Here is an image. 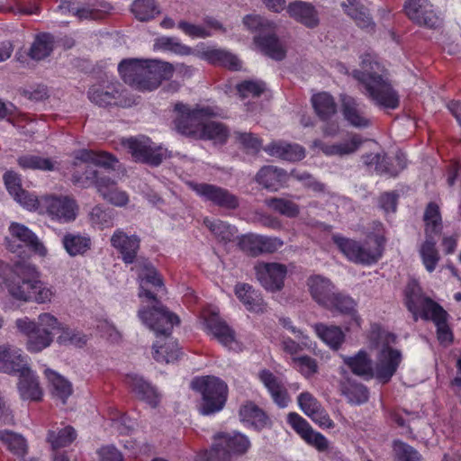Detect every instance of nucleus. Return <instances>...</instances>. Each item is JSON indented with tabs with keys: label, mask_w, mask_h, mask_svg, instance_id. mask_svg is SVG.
Here are the masks:
<instances>
[{
	"label": "nucleus",
	"mask_w": 461,
	"mask_h": 461,
	"mask_svg": "<svg viewBox=\"0 0 461 461\" xmlns=\"http://www.w3.org/2000/svg\"><path fill=\"white\" fill-rule=\"evenodd\" d=\"M175 111L177 113L175 124L180 133L220 144L227 140L229 132L226 127L221 122L209 120L217 114L215 108L198 105L190 109L179 103L175 105Z\"/></svg>",
	"instance_id": "obj_1"
},
{
	"label": "nucleus",
	"mask_w": 461,
	"mask_h": 461,
	"mask_svg": "<svg viewBox=\"0 0 461 461\" xmlns=\"http://www.w3.org/2000/svg\"><path fill=\"white\" fill-rule=\"evenodd\" d=\"M353 77L365 87V95L377 106L395 109L399 105V95L392 87L384 67L376 57L366 54L361 61V70H354Z\"/></svg>",
	"instance_id": "obj_2"
},
{
	"label": "nucleus",
	"mask_w": 461,
	"mask_h": 461,
	"mask_svg": "<svg viewBox=\"0 0 461 461\" xmlns=\"http://www.w3.org/2000/svg\"><path fill=\"white\" fill-rule=\"evenodd\" d=\"M159 315L154 317V312H147L140 309L138 316L141 322L155 332L157 340L152 347L153 358L158 363L170 364L176 362L181 354L178 344L170 337L175 324L179 322L176 315L167 309L156 308Z\"/></svg>",
	"instance_id": "obj_3"
},
{
	"label": "nucleus",
	"mask_w": 461,
	"mask_h": 461,
	"mask_svg": "<svg viewBox=\"0 0 461 461\" xmlns=\"http://www.w3.org/2000/svg\"><path fill=\"white\" fill-rule=\"evenodd\" d=\"M396 337L378 324H373L368 335V348L375 353L374 375L387 383L396 373L402 360V352L393 348Z\"/></svg>",
	"instance_id": "obj_4"
},
{
	"label": "nucleus",
	"mask_w": 461,
	"mask_h": 461,
	"mask_svg": "<svg viewBox=\"0 0 461 461\" xmlns=\"http://www.w3.org/2000/svg\"><path fill=\"white\" fill-rule=\"evenodd\" d=\"M118 70L125 83L141 91H152L170 79L171 64L158 59L122 60Z\"/></svg>",
	"instance_id": "obj_5"
},
{
	"label": "nucleus",
	"mask_w": 461,
	"mask_h": 461,
	"mask_svg": "<svg viewBox=\"0 0 461 461\" xmlns=\"http://www.w3.org/2000/svg\"><path fill=\"white\" fill-rule=\"evenodd\" d=\"M63 322L50 312H41L36 320L28 316L14 321L16 330L25 336V348L30 353H40L50 348L59 335Z\"/></svg>",
	"instance_id": "obj_6"
},
{
	"label": "nucleus",
	"mask_w": 461,
	"mask_h": 461,
	"mask_svg": "<svg viewBox=\"0 0 461 461\" xmlns=\"http://www.w3.org/2000/svg\"><path fill=\"white\" fill-rule=\"evenodd\" d=\"M406 305L415 319L420 317L431 320L437 327L438 339L442 344H449L453 339L452 332L447 322V313L437 303L423 295L416 281H411L406 289Z\"/></svg>",
	"instance_id": "obj_7"
},
{
	"label": "nucleus",
	"mask_w": 461,
	"mask_h": 461,
	"mask_svg": "<svg viewBox=\"0 0 461 461\" xmlns=\"http://www.w3.org/2000/svg\"><path fill=\"white\" fill-rule=\"evenodd\" d=\"M41 277L38 267L26 261L14 265L0 260V278L8 294L20 303H28L37 280Z\"/></svg>",
	"instance_id": "obj_8"
},
{
	"label": "nucleus",
	"mask_w": 461,
	"mask_h": 461,
	"mask_svg": "<svg viewBox=\"0 0 461 461\" xmlns=\"http://www.w3.org/2000/svg\"><path fill=\"white\" fill-rule=\"evenodd\" d=\"M71 156L73 158L70 168L71 181L83 188L96 186V182L102 178L98 176L97 171L92 166L114 169L118 164L116 158L104 151L83 149L74 151Z\"/></svg>",
	"instance_id": "obj_9"
},
{
	"label": "nucleus",
	"mask_w": 461,
	"mask_h": 461,
	"mask_svg": "<svg viewBox=\"0 0 461 461\" xmlns=\"http://www.w3.org/2000/svg\"><path fill=\"white\" fill-rule=\"evenodd\" d=\"M244 27L251 32H258L254 43L268 57L281 60L285 56V47L275 34L276 24L258 14H247L243 17Z\"/></svg>",
	"instance_id": "obj_10"
},
{
	"label": "nucleus",
	"mask_w": 461,
	"mask_h": 461,
	"mask_svg": "<svg viewBox=\"0 0 461 461\" xmlns=\"http://www.w3.org/2000/svg\"><path fill=\"white\" fill-rule=\"evenodd\" d=\"M332 240L348 260L364 266L375 264L382 258L385 242L384 237L379 235L369 238L364 243L340 235H333Z\"/></svg>",
	"instance_id": "obj_11"
},
{
	"label": "nucleus",
	"mask_w": 461,
	"mask_h": 461,
	"mask_svg": "<svg viewBox=\"0 0 461 461\" xmlns=\"http://www.w3.org/2000/svg\"><path fill=\"white\" fill-rule=\"evenodd\" d=\"M202 329L215 338L223 347L233 350L242 351L244 347L237 339L234 330L219 315L216 306L209 305L203 308L199 317Z\"/></svg>",
	"instance_id": "obj_12"
},
{
	"label": "nucleus",
	"mask_w": 461,
	"mask_h": 461,
	"mask_svg": "<svg viewBox=\"0 0 461 461\" xmlns=\"http://www.w3.org/2000/svg\"><path fill=\"white\" fill-rule=\"evenodd\" d=\"M192 387L203 396L200 411L210 415L220 411L227 400L226 384L214 376L197 377L192 381Z\"/></svg>",
	"instance_id": "obj_13"
},
{
	"label": "nucleus",
	"mask_w": 461,
	"mask_h": 461,
	"mask_svg": "<svg viewBox=\"0 0 461 461\" xmlns=\"http://www.w3.org/2000/svg\"><path fill=\"white\" fill-rule=\"evenodd\" d=\"M140 280V298H145L146 303L151 308L147 309L146 306H141L140 309H144L147 312H154V317L159 316L156 312V308L165 309L161 303L157 300L156 294L163 290V282L158 276L157 270L149 264H144L143 268L139 274Z\"/></svg>",
	"instance_id": "obj_14"
},
{
	"label": "nucleus",
	"mask_w": 461,
	"mask_h": 461,
	"mask_svg": "<svg viewBox=\"0 0 461 461\" xmlns=\"http://www.w3.org/2000/svg\"><path fill=\"white\" fill-rule=\"evenodd\" d=\"M122 144L129 150L135 161L158 165L166 158L167 150L157 146L145 136L124 139Z\"/></svg>",
	"instance_id": "obj_15"
},
{
	"label": "nucleus",
	"mask_w": 461,
	"mask_h": 461,
	"mask_svg": "<svg viewBox=\"0 0 461 461\" xmlns=\"http://www.w3.org/2000/svg\"><path fill=\"white\" fill-rule=\"evenodd\" d=\"M41 214L59 222H69L76 219L78 207L76 201L66 195L42 196Z\"/></svg>",
	"instance_id": "obj_16"
},
{
	"label": "nucleus",
	"mask_w": 461,
	"mask_h": 461,
	"mask_svg": "<svg viewBox=\"0 0 461 461\" xmlns=\"http://www.w3.org/2000/svg\"><path fill=\"white\" fill-rule=\"evenodd\" d=\"M189 186L205 202L220 207L235 209L239 206L238 198L227 189L206 183H189Z\"/></svg>",
	"instance_id": "obj_17"
},
{
	"label": "nucleus",
	"mask_w": 461,
	"mask_h": 461,
	"mask_svg": "<svg viewBox=\"0 0 461 461\" xmlns=\"http://www.w3.org/2000/svg\"><path fill=\"white\" fill-rule=\"evenodd\" d=\"M189 186L205 202L220 207L235 209L239 206L238 198L227 189L206 183H189Z\"/></svg>",
	"instance_id": "obj_18"
},
{
	"label": "nucleus",
	"mask_w": 461,
	"mask_h": 461,
	"mask_svg": "<svg viewBox=\"0 0 461 461\" xmlns=\"http://www.w3.org/2000/svg\"><path fill=\"white\" fill-rule=\"evenodd\" d=\"M255 273L262 286L271 292L279 291L284 286L287 275L285 265L277 262H258Z\"/></svg>",
	"instance_id": "obj_19"
},
{
	"label": "nucleus",
	"mask_w": 461,
	"mask_h": 461,
	"mask_svg": "<svg viewBox=\"0 0 461 461\" xmlns=\"http://www.w3.org/2000/svg\"><path fill=\"white\" fill-rule=\"evenodd\" d=\"M16 374L18 382L16 388L20 398L23 401L40 402L43 398V387L41 384L40 377L27 363Z\"/></svg>",
	"instance_id": "obj_20"
},
{
	"label": "nucleus",
	"mask_w": 461,
	"mask_h": 461,
	"mask_svg": "<svg viewBox=\"0 0 461 461\" xmlns=\"http://www.w3.org/2000/svg\"><path fill=\"white\" fill-rule=\"evenodd\" d=\"M59 10L62 14H72L79 20H95L102 18V13H107L109 7L96 0L86 4L75 0H63L59 5Z\"/></svg>",
	"instance_id": "obj_21"
},
{
	"label": "nucleus",
	"mask_w": 461,
	"mask_h": 461,
	"mask_svg": "<svg viewBox=\"0 0 461 461\" xmlns=\"http://www.w3.org/2000/svg\"><path fill=\"white\" fill-rule=\"evenodd\" d=\"M404 11L406 15L417 24L429 28L438 24V19L428 0H407Z\"/></svg>",
	"instance_id": "obj_22"
},
{
	"label": "nucleus",
	"mask_w": 461,
	"mask_h": 461,
	"mask_svg": "<svg viewBox=\"0 0 461 461\" xmlns=\"http://www.w3.org/2000/svg\"><path fill=\"white\" fill-rule=\"evenodd\" d=\"M331 301L332 304L326 309L347 317L348 319L347 329L360 327L361 318L357 310V303L351 297L334 292Z\"/></svg>",
	"instance_id": "obj_23"
},
{
	"label": "nucleus",
	"mask_w": 461,
	"mask_h": 461,
	"mask_svg": "<svg viewBox=\"0 0 461 461\" xmlns=\"http://www.w3.org/2000/svg\"><path fill=\"white\" fill-rule=\"evenodd\" d=\"M341 109L344 119L353 127L365 128L369 126L370 120L366 114V107L355 98L344 95L341 98Z\"/></svg>",
	"instance_id": "obj_24"
},
{
	"label": "nucleus",
	"mask_w": 461,
	"mask_h": 461,
	"mask_svg": "<svg viewBox=\"0 0 461 461\" xmlns=\"http://www.w3.org/2000/svg\"><path fill=\"white\" fill-rule=\"evenodd\" d=\"M111 245L119 251L124 263L131 264L140 249V240L136 235H127L122 230H117L111 237Z\"/></svg>",
	"instance_id": "obj_25"
},
{
	"label": "nucleus",
	"mask_w": 461,
	"mask_h": 461,
	"mask_svg": "<svg viewBox=\"0 0 461 461\" xmlns=\"http://www.w3.org/2000/svg\"><path fill=\"white\" fill-rule=\"evenodd\" d=\"M258 377L268 391L274 402L280 408H286L290 402V397L283 382L267 369L260 370Z\"/></svg>",
	"instance_id": "obj_26"
},
{
	"label": "nucleus",
	"mask_w": 461,
	"mask_h": 461,
	"mask_svg": "<svg viewBox=\"0 0 461 461\" xmlns=\"http://www.w3.org/2000/svg\"><path fill=\"white\" fill-rule=\"evenodd\" d=\"M306 285L312 299L318 304L324 308L332 304L331 297L335 287L330 280L320 275H313L308 277Z\"/></svg>",
	"instance_id": "obj_27"
},
{
	"label": "nucleus",
	"mask_w": 461,
	"mask_h": 461,
	"mask_svg": "<svg viewBox=\"0 0 461 461\" xmlns=\"http://www.w3.org/2000/svg\"><path fill=\"white\" fill-rule=\"evenodd\" d=\"M213 445L224 449L231 456V454H245L250 447V441L244 434L237 431L222 432L215 435Z\"/></svg>",
	"instance_id": "obj_28"
},
{
	"label": "nucleus",
	"mask_w": 461,
	"mask_h": 461,
	"mask_svg": "<svg viewBox=\"0 0 461 461\" xmlns=\"http://www.w3.org/2000/svg\"><path fill=\"white\" fill-rule=\"evenodd\" d=\"M27 363L28 357L21 348L8 344L0 345V372L15 374Z\"/></svg>",
	"instance_id": "obj_29"
},
{
	"label": "nucleus",
	"mask_w": 461,
	"mask_h": 461,
	"mask_svg": "<svg viewBox=\"0 0 461 461\" xmlns=\"http://www.w3.org/2000/svg\"><path fill=\"white\" fill-rule=\"evenodd\" d=\"M365 163L367 166L375 167V170L379 174H384L391 176H396L406 166V158L403 154H399L396 158L388 162L384 156L380 154H369L365 157Z\"/></svg>",
	"instance_id": "obj_30"
},
{
	"label": "nucleus",
	"mask_w": 461,
	"mask_h": 461,
	"mask_svg": "<svg viewBox=\"0 0 461 461\" xmlns=\"http://www.w3.org/2000/svg\"><path fill=\"white\" fill-rule=\"evenodd\" d=\"M291 18L309 28H314L319 24V16L315 7L303 1L295 0L286 7Z\"/></svg>",
	"instance_id": "obj_31"
},
{
	"label": "nucleus",
	"mask_w": 461,
	"mask_h": 461,
	"mask_svg": "<svg viewBox=\"0 0 461 461\" xmlns=\"http://www.w3.org/2000/svg\"><path fill=\"white\" fill-rule=\"evenodd\" d=\"M234 293L249 312L261 313L266 311L267 305L261 294L250 285L239 283L235 285Z\"/></svg>",
	"instance_id": "obj_32"
},
{
	"label": "nucleus",
	"mask_w": 461,
	"mask_h": 461,
	"mask_svg": "<svg viewBox=\"0 0 461 461\" xmlns=\"http://www.w3.org/2000/svg\"><path fill=\"white\" fill-rule=\"evenodd\" d=\"M8 231L9 235L5 238V246L13 253H19L23 246L27 247L35 235L27 226L14 221L11 222Z\"/></svg>",
	"instance_id": "obj_33"
},
{
	"label": "nucleus",
	"mask_w": 461,
	"mask_h": 461,
	"mask_svg": "<svg viewBox=\"0 0 461 461\" xmlns=\"http://www.w3.org/2000/svg\"><path fill=\"white\" fill-rule=\"evenodd\" d=\"M362 143V140L359 135L354 134L349 138L339 143L329 145L325 144L321 140H314L312 143L313 149H318L322 151L326 156H345L354 153L358 149Z\"/></svg>",
	"instance_id": "obj_34"
},
{
	"label": "nucleus",
	"mask_w": 461,
	"mask_h": 461,
	"mask_svg": "<svg viewBox=\"0 0 461 461\" xmlns=\"http://www.w3.org/2000/svg\"><path fill=\"white\" fill-rule=\"evenodd\" d=\"M96 189L106 202L114 206H126L130 201L128 194L119 189L115 182L110 178H101L98 180L96 182Z\"/></svg>",
	"instance_id": "obj_35"
},
{
	"label": "nucleus",
	"mask_w": 461,
	"mask_h": 461,
	"mask_svg": "<svg viewBox=\"0 0 461 461\" xmlns=\"http://www.w3.org/2000/svg\"><path fill=\"white\" fill-rule=\"evenodd\" d=\"M44 375L52 396L65 403L73 393L71 383L58 372L46 368Z\"/></svg>",
	"instance_id": "obj_36"
},
{
	"label": "nucleus",
	"mask_w": 461,
	"mask_h": 461,
	"mask_svg": "<svg viewBox=\"0 0 461 461\" xmlns=\"http://www.w3.org/2000/svg\"><path fill=\"white\" fill-rule=\"evenodd\" d=\"M342 358L344 364L347 365L355 375L368 379L375 378L374 362L365 349H360L352 357L343 356Z\"/></svg>",
	"instance_id": "obj_37"
},
{
	"label": "nucleus",
	"mask_w": 461,
	"mask_h": 461,
	"mask_svg": "<svg viewBox=\"0 0 461 461\" xmlns=\"http://www.w3.org/2000/svg\"><path fill=\"white\" fill-rule=\"evenodd\" d=\"M289 178V175L283 169L273 166L264 167L257 176V181L265 188L271 191H277Z\"/></svg>",
	"instance_id": "obj_38"
},
{
	"label": "nucleus",
	"mask_w": 461,
	"mask_h": 461,
	"mask_svg": "<svg viewBox=\"0 0 461 461\" xmlns=\"http://www.w3.org/2000/svg\"><path fill=\"white\" fill-rule=\"evenodd\" d=\"M61 242L65 251L72 258L84 256L92 247L91 238L79 233H66Z\"/></svg>",
	"instance_id": "obj_39"
},
{
	"label": "nucleus",
	"mask_w": 461,
	"mask_h": 461,
	"mask_svg": "<svg viewBox=\"0 0 461 461\" xmlns=\"http://www.w3.org/2000/svg\"><path fill=\"white\" fill-rule=\"evenodd\" d=\"M264 149L271 156L289 161H298L305 156L304 149L302 146L281 141L272 142Z\"/></svg>",
	"instance_id": "obj_40"
},
{
	"label": "nucleus",
	"mask_w": 461,
	"mask_h": 461,
	"mask_svg": "<svg viewBox=\"0 0 461 461\" xmlns=\"http://www.w3.org/2000/svg\"><path fill=\"white\" fill-rule=\"evenodd\" d=\"M240 421L247 427L261 429L267 425L266 413L253 402H247L240 410Z\"/></svg>",
	"instance_id": "obj_41"
},
{
	"label": "nucleus",
	"mask_w": 461,
	"mask_h": 461,
	"mask_svg": "<svg viewBox=\"0 0 461 461\" xmlns=\"http://www.w3.org/2000/svg\"><path fill=\"white\" fill-rule=\"evenodd\" d=\"M313 329L318 338L331 349H338L345 340V334L339 326L316 323Z\"/></svg>",
	"instance_id": "obj_42"
},
{
	"label": "nucleus",
	"mask_w": 461,
	"mask_h": 461,
	"mask_svg": "<svg viewBox=\"0 0 461 461\" xmlns=\"http://www.w3.org/2000/svg\"><path fill=\"white\" fill-rule=\"evenodd\" d=\"M127 380L132 391L135 392L141 400L145 401L152 407H155L158 403L159 395L156 389L143 380L142 377L133 375L128 376Z\"/></svg>",
	"instance_id": "obj_43"
},
{
	"label": "nucleus",
	"mask_w": 461,
	"mask_h": 461,
	"mask_svg": "<svg viewBox=\"0 0 461 461\" xmlns=\"http://www.w3.org/2000/svg\"><path fill=\"white\" fill-rule=\"evenodd\" d=\"M436 244L437 241L435 237L425 236V240L420 244L418 249L421 262L426 270L429 273L436 269L440 260L439 252Z\"/></svg>",
	"instance_id": "obj_44"
},
{
	"label": "nucleus",
	"mask_w": 461,
	"mask_h": 461,
	"mask_svg": "<svg viewBox=\"0 0 461 461\" xmlns=\"http://www.w3.org/2000/svg\"><path fill=\"white\" fill-rule=\"evenodd\" d=\"M130 10L140 22H149L160 14L156 0H134Z\"/></svg>",
	"instance_id": "obj_45"
},
{
	"label": "nucleus",
	"mask_w": 461,
	"mask_h": 461,
	"mask_svg": "<svg viewBox=\"0 0 461 461\" xmlns=\"http://www.w3.org/2000/svg\"><path fill=\"white\" fill-rule=\"evenodd\" d=\"M54 38L49 33L39 34L29 51V56L35 60L47 58L53 50Z\"/></svg>",
	"instance_id": "obj_46"
},
{
	"label": "nucleus",
	"mask_w": 461,
	"mask_h": 461,
	"mask_svg": "<svg viewBox=\"0 0 461 461\" xmlns=\"http://www.w3.org/2000/svg\"><path fill=\"white\" fill-rule=\"evenodd\" d=\"M56 294V288L52 285L42 281L41 277H37L30 298V303L37 304H50L54 301Z\"/></svg>",
	"instance_id": "obj_47"
},
{
	"label": "nucleus",
	"mask_w": 461,
	"mask_h": 461,
	"mask_svg": "<svg viewBox=\"0 0 461 461\" xmlns=\"http://www.w3.org/2000/svg\"><path fill=\"white\" fill-rule=\"evenodd\" d=\"M117 94L113 86H107L105 89L102 86H93L88 91V98L99 106H106L118 103Z\"/></svg>",
	"instance_id": "obj_48"
},
{
	"label": "nucleus",
	"mask_w": 461,
	"mask_h": 461,
	"mask_svg": "<svg viewBox=\"0 0 461 461\" xmlns=\"http://www.w3.org/2000/svg\"><path fill=\"white\" fill-rule=\"evenodd\" d=\"M312 106L316 113L322 119L326 120L335 114L337 106L333 97L326 93H318L312 97Z\"/></svg>",
	"instance_id": "obj_49"
},
{
	"label": "nucleus",
	"mask_w": 461,
	"mask_h": 461,
	"mask_svg": "<svg viewBox=\"0 0 461 461\" xmlns=\"http://www.w3.org/2000/svg\"><path fill=\"white\" fill-rule=\"evenodd\" d=\"M425 222V236L435 237L442 230V219L439 208L435 203H429L423 216Z\"/></svg>",
	"instance_id": "obj_50"
},
{
	"label": "nucleus",
	"mask_w": 461,
	"mask_h": 461,
	"mask_svg": "<svg viewBox=\"0 0 461 461\" xmlns=\"http://www.w3.org/2000/svg\"><path fill=\"white\" fill-rule=\"evenodd\" d=\"M19 167L23 169L52 171L55 169V162L48 158L39 155L26 154L17 159Z\"/></svg>",
	"instance_id": "obj_51"
},
{
	"label": "nucleus",
	"mask_w": 461,
	"mask_h": 461,
	"mask_svg": "<svg viewBox=\"0 0 461 461\" xmlns=\"http://www.w3.org/2000/svg\"><path fill=\"white\" fill-rule=\"evenodd\" d=\"M339 390L353 404H362L368 400V392L363 384L352 383L351 381L340 382Z\"/></svg>",
	"instance_id": "obj_52"
},
{
	"label": "nucleus",
	"mask_w": 461,
	"mask_h": 461,
	"mask_svg": "<svg viewBox=\"0 0 461 461\" xmlns=\"http://www.w3.org/2000/svg\"><path fill=\"white\" fill-rule=\"evenodd\" d=\"M86 340L87 338L83 332L64 323L56 339L57 343L59 345H72L75 347L84 346Z\"/></svg>",
	"instance_id": "obj_53"
},
{
	"label": "nucleus",
	"mask_w": 461,
	"mask_h": 461,
	"mask_svg": "<svg viewBox=\"0 0 461 461\" xmlns=\"http://www.w3.org/2000/svg\"><path fill=\"white\" fill-rule=\"evenodd\" d=\"M203 222L209 230L222 241H230L236 234L234 227L221 220L205 218Z\"/></svg>",
	"instance_id": "obj_54"
},
{
	"label": "nucleus",
	"mask_w": 461,
	"mask_h": 461,
	"mask_svg": "<svg viewBox=\"0 0 461 461\" xmlns=\"http://www.w3.org/2000/svg\"><path fill=\"white\" fill-rule=\"evenodd\" d=\"M153 50L156 51H171L179 55L192 53L191 48L182 44L177 39L165 36L156 39Z\"/></svg>",
	"instance_id": "obj_55"
},
{
	"label": "nucleus",
	"mask_w": 461,
	"mask_h": 461,
	"mask_svg": "<svg viewBox=\"0 0 461 461\" xmlns=\"http://www.w3.org/2000/svg\"><path fill=\"white\" fill-rule=\"evenodd\" d=\"M77 434L71 426H66L58 431L51 430L48 434V441L53 449L65 447L70 445L76 438Z\"/></svg>",
	"instance_id": "obj_56"
},
{
	"label": "nucleus",
	"mask_w": 461,
	"mask_h": 461,
	"mask_svg": "<svg viewBox=\"0 0 461 461\" xmlns=\"http://www.w3.org/2000/svg\"><path fill=\"white\" fill-rule=\"evenodd\" d=\"M265 203L271 210L288 218H294L300 212L298 204L285 198L267 199Z\"/></svg>",
	"instance_id": "obj_57"
},
{
	"label": "nucleus",
	"mask_w": 461,
	"mask_h": 461,
	"mask_svg": "<svg viewBox=\"0 0 461 461\" xmlns=\"http://www.w3.org/2000/svg\"><path fill=\"white\" fill-rule=\"evenodd\" d=\"M292 365L303 376L309 379L318 373L317 361L308 356L294 357Z\"/></svg>",
	"instance_id": "obj_58"
},
{
	"label": "nucleus",
	"mask_w": 461,
	"mask_h": 461,
	"mask_svg": "<svg viewBox=\"0 0 461 461\" xmlns=\"http://www.w3.org/2000/svg\"><path fill=\"white\" fill-rule=\"evenodd\" d=\"M348 5L343 4L345 12L350 15L359 27L368 29L372 27L373 23L366 10L363 7L358 8L356 5V0H348Z\"/></svg>",
	"instance_id": "obj_59"
},
{
	"label": "nucleus",
	"mask_w": 461,
	"mask_h": 461,
	"mask_svg": "<svg viewBox=\"0 0 461 461\" xmlns=\"http://www.w3.org/2000/svg\"><path fill=\"white\" fill-rule=\"evenodd\" d=\"M242 99L258 97L267 90L266 84L259 80H246L237 86Z\"/></svg>",
	"instance_id": "obj_60"
},
{
	"label": "nucleus",
	"mask_w": 461,
	"mask_h": 461,
	"mask_svg": "<svg viewBox=\"0 0 461 461\" xmlns=\"http://www.w3.org/2000/svg\"><path fill=\"white\" fill-rule=\"evenodd\" d=\"M0 439L14 454L21 456L25 453L26 441L21 435L10 431H4L0 432Z\"/></svg>",
	"instance_id": "obj_61"
},
{
	"label": "nucleus",
	"mask_w": 461,
	"mask_h": 461,
	"mask_svg": "<svg viewBox=\"0 0 461 461\" xmlns=\"http://www.w3.org/2000/svg\"><path fill=\"white\" fill-rule=\"evenodd\" d=\"M14 199L25 210L30 212H38L41 214L42 197L39 199L33 193H30L23 189Z\"/></svg>",
	"instance_id": "obj_62"
},
{
	"label": "nucleus",
	"mask_w": 461,
	"mask_h": 461,
	"mask_svg": "<svg viewBox=\"0 0 461 461\" xmlns=\"http://www.w3.org/2000/svg\"><path fill=\"white\" fill-rule=\"evenodd\" d=\"M90 221L91 223L100 229L110 228L113 225V217L112 212L104 210L101 206H95L92 209L90 212Z\"/></svg>",
	"instance_id": "obj_63"
},
{
	"label": "nucleus",
	"mask_w": 461,
	"mask_h": 461,
	"mask_svg": "<svg viewBox=\"0 0 461 461\" xmlns=\"http://www.w3.org/2000/svg\"><path fill=\"white\" fill-rule=\"evenodd\" d=\"M297 402L300 410L308 417L322 407L317 398L309 392L301 393L297 397Z\"/></svg>",
	"instance_id": "obj_64"
}]
</instances>
